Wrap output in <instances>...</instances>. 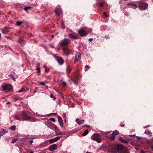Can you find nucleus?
Wrapping results in <instances>:
<instances>
[{
	"mask_svg": "<svg viewBox=\"0 0 153 153\" xmlns=\"http://www.w3.org/2000/svg\"><path fill=\"white\" fill-rule=\"evenodd\" d=\"M120 126L121 127H123L124 126V124L121 125H120Z\"/></svg>",
	"mask_w": 153,
	"mask_h": 153,
	"instance_id": "nucleus-52",
	"label": "nucleus"
},
{
	"mask_svg": "<svg viewBox=\"0 0 153 153\" xmlns=\"http://www.w3.org/2000/svg\"><path fill=\"white\" fill-rule=\"evenodd\" d=\"M111 132V131H109V132H106L105 133V136L107 138H109L110 135L111 134H110V133Z\"/></svg>",
	"mask_w": 153,
	"mask_h": 153,
	"instance_id": "nucleus-19",
	"label": "nucleus"
},
{
	"mask_svg": "<svg viewBox=\"0 0 153 153\" xmlns=\"http://www.w3.org/2000/svg\"><path fill=\"white\" fill-rule=\"evenodd\" d=\"M87 30L88 29L87 28L80 29L78 30V33L81 36H84L88 34Z\"/></svg>",
	"mask_w": 153,
	"mask_h": 153,
	"instance_id": "nucleus-4",
	"label": "nucleus"
},
{
	"mask_svg": "<svg viewBox=\"0 0 153 153\" xmlns=\"http://www.w3.org/2000/svg\"><path fill=\"white\" fill-rule=\"evenodd\" d=\"M18 42L21 45H23L25 44V42L24 40L22 39H20L18 41Z\"/></svg>",
	"mask_w": 153,
	"mask_h": 153,
	"instance_id": "nucleus-18",
	"label": "nucleus"
},
{
	"mask_svg": "<svg viewBox=\"0 0 153 153\" xmlns=\"http://www.w3.org/2000/svg\"><path fill=\"white\" fill-rule=\"evenodd\" d=\"M62 12V9L60 8H56L55 10V13L56 15L59 16Z\"/></svg>",
	"mask_w": 153,
	"mask_h": 153,
	"instance_id": "nucleus-12",
	"label": "nucleus"
},
{
	"mask_svg": "<svg viewBox=\"0 0 153 153\" xmlns=\"http://www.w3.org/2000/svg\"><path fill=\"white\" fill-rule=\"evenodd\" d=\"M105 38L106 39H108L109 38V37L108 36H105Z\"/></svg>",
	"mask_w": 153,
	"mask_h": 153,
	"instance_id": "nucleus-43",
	"label": "nucleus"
},
{
	"mask_svg": "<svg viewBox=\"0 0 153 153\" xmlns=\"http://www.w3.org/2000/svg\"><path fill=\"white\" fill-rule=\"evenodd\" d=\"M57 133V134H61V133Z\"/></svg>",
	"mask_w": 153,
	"mask_h": 153,
	"instance_id": "nucleus-58",
	"label": "nucleus"
},
{
	"mask_svg": "<svg viewBox=\"0 0 153 153\" xmlns=\"http://www.w3.org/2000/svg\"><path fill=\"white\" fill-rule=\"evenodd\" d=\"M93 40V38H90V39H88V41L90 42L92 41Z\"/></svg>",
	"mask_w": 153,
	"mask_h": 153,
	"instance_id": "nucleus-48",
	"label": "nucleus"
},
{
	"mask_svg": "<svg viewBox=\"0 0 153 153\" xmlns=\"http://www.w3.org/2000/svg\"><path fill=\"white\" fill-rule=\"evenodd\" d=\"M50 97H51V98H54L53 95H51Z\"/></svg>",
	"mask_w": 153,
	"mask_h": 153,
	"instance_id": "nucleus-51",
	"label": "nucleus"
},
{
	"mask_svg": "<svg viewBox=\"0 0 153 153\" xmlns=\"http://www.w3.org/2000/svg\"><path fill=\"white\" fill-rule=\"evenodd\" d=\"M116 148L118 153H128L127 149L122 144H118Z\"/></svg>",
	"mask_w": 153,
	"mask_h": 153,
	"instance_id": "nucleus-1",
	"label": "nucleus"
},
{
	"mask_svg": "<svg viewBox=\"0 0 153 153\" xmlns=\"http://www.w3.org/2000/svg\"><path fill=\"white\" fill-rule=\"evenodd\" d=\"M60 138V137L59 136L56 137L54 138V140L55 141H57V140H59Z\"/></svg>",
	"mask_w": 153,
	"mask_h": 153,
	"instance_id": "nucleus-31",
	"label": "nucleus"
},
{
	"mask_svg": "<svg viewBox=\"0 0 153 153\" xmlns=\"http://www.w3.org/2000/svg\"><path fill=\"white\" fill-rule=\"evenodd\" d=\"M91 67L89 65H86L85 67V70L86 71L90 68Z\"/></svg>",
	"mask_w": 153,
	"mask_h": 153,
	"instance_id": "nucleus-20",
	"label": "nucleus"
},
{
	"mask_svg": "<svg viewBox=\"0 0 153 153\" xmlns=\"http://www.w3.org/2000/svg\"><path fill=\"white\" fill-rule=\"evenodd\" d=\"M76 121L79 125L82 124L84 123V120H81L78 118L76 119Z\"/></svg>",
	"mask_w": 153,
	"mask_h": 153,
	"instance_id": "nucleus-13",
	"label": "nucleus"
},
{
	"mask_svg": "<svg viewBox=\"0 0 153 153\" xmlns=\"http://www.w3.org/2000/svg\"><path fill=\"white\" fill-rule=\"evenodd\" d=\"M150 126H145L144 127V128H147L148 127H149Z\"/></svg>",
	"mask_w": 153,
	"mask_h": 153,
	"instance_id": "nucleus-50",
	"label": "nucleus"
},
{
	"mask_svg": "<svg viewBox=\"0 0 153 153\" xmlns=\"http://www.w3.org/2000/svg\"><path fill=\"white\" fill-rule=\"evenodd\" d=\"M58 120L60 126L62 127L63 124V121L61 117L59 116L58 117Z\"/></svg>",
	"mask_w": 153,
	"mask_h": 153,
	"instance_id": "nucleus-15",
	"label": "nucleus"
},
{
	"mask_svg": "<svg viewBox=\"0 0 153 153\" xmlns=\"http://www.w3.org/2000/svg\"><path fill=\"white\" fill-rule=\"evenodd\" d=\"M119 134V132L115 130L114 132L110 135L109 138L111 139L112 140H114L115 138L116 135Z\"/></svg>",
	"mask_w": 153,
	"mask_h": 153,
	"instance_id": "nucleus-7",
	"label": "nucleus"
},
{
	"mask_svg": "<svg viewBox=\"0 0 153 153\" xmlns=\"http://www.w3.org/2000/svg\"><path fill=\"white\" fill-rule=\"evenodd\" d=\"M30 121L31 122H34L35 121H36L37 120H36L35 119H33L32 120Z\"/></svg>",
	"mask_w": 153,
	"mask_h": 153,
	"instance_id": "nucleus-42",
	"label": "nucleus"
},
{
	"mask_svg": "<svg viewBox=\"0 0 153 153\" xmlns=\"http://www.w3.org/2000/svg\"><path fill=\"white\" fill-rule=\"evenodd\" d=\"M98 0H97V1H98Z\"/></svg>",
	"mask_w": 153,
	"mask_h": 153,
	"instance_id": "nucleus-62",
	"label": "nucleus"
},
{
	"mask_svg": "<svg viewBox=\"0 0 153 153\" xmlns=\"http://www.w3.org/2000/svg\"><path fill=\"white\" fill-rule=\"evenodd\" d=\"M75 58L74 62V63L78 62L81 59V56L80 54L79 53H77L75 55Z\"/></svg>",
	"mask_w": 153,
	"mask_h": 153,
	"instance_id": "nucleus-9",
	"label": "nucleus"
},
{
	"mask_svg": "<svg viewBox=\"0 0 153 153\" xmlns=\"http://www.w3.org/2000/svg\"><path fill=\"white\" fill-rule=\"evenodd\" d=\"M62 84L64 86L66 85V83L65 82H62Z\"/></svg>",
	"mask_w": 153,
	"mask_h": 153,
	"instance_id": "nucleus-44",
	"label": "nucleus"
},
{
	"mask_svg": "<svg viewBox=\"0 0 153 153\" xmlns=\"http://www.w3.org/2000/svg\"><path fill=\"white\" fill-rule=\"evenodd\" d=\"M10 104V102H8L7 103V104Z\"/></svg>",
	"mask_w": 153,
	"mask_h": 153,
	"instance_id": "nucleus-59",
	"label": "nucleus"
},
{
	"mask_svg": "<svg viewBox=\"0 0 153 153\" xmlns=\"http://www.w3.org/2000/svg\"><path fill=\"white\" fill-rule=\"evenodd\" d=\"M151 148L152 150L153 151V146H151Z\"/></svg>",
	"mask_w": 153,
	"mask_h": 153,
	"instance_id": "nucleus-54",
	"label": "nucleus"
},
{
	"mask_svg": "<svg viewBox=\"0 0 153 153\" xmlns=\"http://www.w3.org/2000/svg\"><path fill=\"white\" fill-rule=\"evenodd\" d=\"M10 128L12 131H14L16 129V126H13Z\"/></svg>",
	"mask_w": 153,
	"mask_h": 153,
	"instance_id": "nucleus-27",
	"label": "nucleus"
},
{
	"mask_svg": "<svg viewBox=\"0 0 153 153\" xmlns=\"http://www.w3.org/2000/svg\"><path fill=\"white\" fill-rule=\"evenodd\" d=\"M130 7L132 8L135 9L137 7V6L136 4H133L132 6H130Z\"/></svg>",
	"mask_w": 153,
	"mask_h": 153,
	"instance_id": "nucleus-29",
	"label": "nucleus"
},
{
	"mask_svg": "<svg viewBox=\"0 0 153 153\" xmlns=\"http://www.w3.org/2000/svg\"><path fill=\"white\" fill-rule=\"evenodd\" d=\"M62 27L63 29H64L65 28V27L64 26V24L62 22Z\"/></svg>",
	"mask_w": 153,
	"mask_h": 153,
	"instance_id": "nucleus-47",
	"label": "nucleus"
},
{
	"mask_svg": "<svg viewBox=\"0 0 153 153\" xmlns=\"http://www.w3.org/2000/svg\"><path fill=\"white\" fill-rule=\"evenodd\" d=\"M133 4V3H128L127 4V5L128 6H129V5H130L131 6H132Z\"/></svg>",
	"mask_w": 153,
	"mask_h": 153,
	"instance_id": "nucleus-46",
	"label": "nucleus"
},
{
	"mask_svg": "<svg viewBox=\"0 0 153 153\" xmlns=\"http://www.w3.org/2000/svg\"><path fill=\"white\" fill-rule=\"evenodd\" d=\"M71 71V68L67 66L66 68V71L67 73H70Z\"/></svg>",
	"mask_w": 153,
	"mask_h": 153,
	"instance_id": "nucleus-28",
	"label": "nucleus"
},
{
	"mask_svg": "<svg viewBox=\"0 0 153 153\" xmlns=\"http://www.w3.org/2000/svg\"><path fill=\"white\" fill-rule=\"evenodd\" d=\"M57 114V113H54L53 114Z\"/></svg>",
	"mask_w": 153,
	"mask_h": 153,
	"instance_id": "nucleus-61",
	"label": "nucleus"
},
{
	"mask_svg": "<svg viewBox=\"0 0 153 153\" xmlns=\"http://www.w3.org/2000/svg\"><path fill=\"white\" fill-rule=\"evenodd\" d=\"M2 88L4 90L11 91L13 88L12 86L10 84H7L2 86Z\"/></svg>",
	"mask_w": 153,
	"mask_h": 153,
	"instance_id": "nucleus-8",
	"label": "nucleus"
},
{
	"mask_svg": "<svg viewBox=\"0 0 153 153\" xmlns=\"http://www.w3.org/2000/svg\"><path fill=\"white\" fill-rule=\"evenodd\" d=\"M140 153H147L146 152H144L143 151H141Z\"/></svg>",
	"mask_w": 153,
	"mask_h": 153,
	"instance_id": "nucleus-49",
	"label": "nucleus"
},
{
	"mask_svg": "<svg viewBox=\"0 0 153 153\" xmlns=\"http://www.w3.org/2000/svg\"><path fill=\"white\" fill-rule=\"evenodd\" d=\"M148 5L146 3H140L139 5V9L140 10H145L148 7Z\"/></svg>",
	"mask_w": 153,
	"mask_h": 153,
	"instance_id": "nucleus-6",
	"label": "nucleus"
},
{
	"mask_svg": "<svg viewBox=\"0 0 153 153\" xmlns=\"http://www.w3.org/2000/svg\"><path fill=\"white\" fill-rule=\"evenodd\" d=\"M38 83L41 85L45 86V84L44 82H39Z\"/></svg>",
	"mask_w": 153,
	"mask_h": 153,
	"instance_id": "nucleus-33",
	"label": "nucleus"
},
{
	"mask_svg": "<svg viewBox=\"0 0 153 153\" xmlns=\"http://www.w3.org/2000/svg\"><path fill=\"white\" fill-rule=\"evenodd\" d=\"M103 4H104V3H102V2H101V3H100V6L101 7H102V6H103Z\"/></svg>",
	"mask_w": 153,
	"mask_h": 153,
	"instance_id": "nucleus-39",
	"label": "nucleus"
},
{
	"mask_svg": "<svg viewBox=\"0 0 153 153\" xmlns=\"http://www.w3.org/2000/svg\"><path fill=\"white\" fill-rule=\"evenodd\" d=\"M69 82H70V84H71V82H70V81Z\"/></svg>",
	"mask_w": 153,
	"mask_h": 153,
	"instance_id": "nucleus-60",
	"label": "nucleus"
},
{
	"mask_svg": "<svg viewBox=\"0 0 153 153\" xmlns=\"http://www.w3.org/2000/svg\"><path fill=\"white\" fill-rule=\"evenodd\" d=\"M57 148V146L56 144H53L50 145L49 147V150L50 151H52L55 150Z\"/></svg>",
	"mask_w": 153,
	"mask_h": 153,
	"instance_id": "nucleus-10",
	"label": "nucleus"
},
{
	"mask_svg": "<svg viewBox=\"0 0 153 153\" xmlns=\"http://www.w3.org/2000/svg\"><path fill=\"white\" fill-rule=\"evenodd\" d=\"M36 70L38 73H40V70L39 67L36 68Z\"/></svg>",
	"mask_w": 153,
	"mask_h": 153,
	"instance_id": "nucleus-37",
	"label": "nucleus"
},
{
	"mask_svg": "<svg viewBox=\"0 0 153 153\" xmlns=\"http://www.w3.org/2000/svg\"><path fill=\"white\" fill-rule=\"evenodd\" d=\"M17 140V139L16 138H14L13 139L11 142L12 143H15Z\"/></svg>",
	"mask_w": 153,
	"mask_h": 153,
	"instance_id": "nucleus-32",
	"label": "nucleus"
},
{
	"mask_svg": "<svg viewBox=\"0 0 153 153\" xmlns=\"http://www.w3.org/2000/svg\"><path fill=\"white\" fill-rule=\"evenodd\" d=\"M45 68H47V66H46V65H44V66H43Z\"/></svg>",
	"mask_w": 153,
	"mask_h": 153,
	"instance_id": "nucleus-56",
	"label": "nucleus"
},
{
	"mask_svg": "<svg viewBox=\"0 0 153 153\" xmlns=\"http://www.w3.org/2000/svg\"><path fill=\"white\" fill-rule=\"evenodd\" d=\"M33 142V140H30L29 142V143L32 144Z\"/></svg>",
	"mask_w": 153,
	"mask_h": 153,
	"instance_id": "nucleus-45",
	"label": "nucleus"
},
{
	"mask_svg": "<svg viewBox=\"0 0 153 153\" xmlns=\"http://www.w3.org/2000/svg\"><path fill=\"white\" fill-rule=\"evenodd\" d=\"M70 36L72 38L74 39H77V37L75 36L74 33H72L69 34Z\"/></svg>",
	"mask_w": 153,
	"mask_h": 153,
	"instance_id": "nucleus-17",
	"label": "nucleus"
},
{
	"mask_svg": "<svg viewBox=\"0 0 153 153\" xmlns=\"http://www.w3.org/2000/svg\"><path fill=\"white\" fill-rule=\"evenodd\" d=\"M70 42V41L68 39L65 38L63 40L62 42L59 43V45L60 47H64L67 45H68Z\"/></svg>",
	"mask_w": 153,
	"mask_h": 153,
	"instance_id": "nucleus-5",
	"label": "nucleus"
},
{
	"mask_svg": "<svg viewBox=\"0 0 153 153\" xmlns=\"http://www.w3.org/2000/svg\"><path fill=\"white\" fill-rule=\"evenodd\" d=\"M57 49V50L58 51H59V50H60V48H58Z\"/></svg>",
	"mask_w": 153,
	"mask_h": 153,
	"instance_id": "nucleus-57",
	"label": "nucleus"
},
{
	"mask_svg": "<svg viewBox=\"0 0 153 153\" xmlns=\"http://www.w3.org/2000/svg\"><path fill=\"white\" fill-rule=\"evenodd\" d=\"M144 133V134H147L149 135L150 136H151L152 135V133L150 131H145Z\"/></svg>",
	"mask_w": 153,
	"mask_h": 153,
	"instance_id": "nucleus-23",
	"label": "nucleus"
},
{
	"mask_svg": "<svg viewBox=\"0 0 153 153\" xmlns=\"http://www.w3.org/2000/svg\"><path fill=\"white\" fill-rule=\"evenodd\" d=\"M56 59L59 64L62 65L63 64L64 60H63L62 58L57 57L56 58Z\"/></svg>",
	"mask_w": 153,
	"mask_h": 153,
	"instance_id": "nucleus-11",
	"label": "nucleus"
},
{
	"mask_svg": "<svg viewBox=\"0 0 153 153\" xmlns=\"http://www.w3.org/2000/svg\"><path fill=\"white\" fill-rule=\"evenodd\" d=\"M32 8V7H26L24 8V9L26 11H27L28 10L31 9Z\"/></svg>",
	"mask_w": 153,
	"mask_h": 153,
	"instance_id": "nucleus-21",
	"label": "nucleus"
},
{
	"mask_svg": "<svg viewBox=\"0 0 153 153\" xmlns=\"http://www.w3.org/2000/svg\"><path fill=\"white\" fill-rule=\"evenodd\" d=\"M23 22H16V24L18 26H20V25Z\"/></svg>",
	"mask_w": 153,
	"mask_h": 153,
	"instance_id": "nucleus-30",
	"label": "nucleus"
},
{
	"mask_svg": "<svg viewBox=\"0 0 153 153\" xmlns=\"http://www.w3.org/2000/svg\"><path fill=\"white\" fill-rule=\"evenodd\" d=\"M50 46H51V48H53V46L52 45H50Z\"/></svg>",
	"mask_w": 153,
	"mask_h": 153,
	"instance_id": "nucleus-55",
	"label": "nucleus"
},
{
	"mask_svg": "<svg viewBox=\"0 0 153 153\" xmlns=\"http://www.w3.org/2000/svg\"><path fill=\"white\" fill-rule=\"evenodd\" d=\"M50 119H51V120L53 122H55V120L54 118H51Z\"/></svg>",
	"mask_w": 153,
	"mask_h": 153,
	"instance_id": "nucleus-38",
	"label": "nucleus"
},
{
	"mask_svg": "<svg viewBox=\"0 0 153 153\" xmlns=\"http://www.w3.org/2000/svg\"><path fill=\"white\" fill-rule=\"evenodd\" d=\"M7 132V131H6L5 130H4V129H2L1 130V131H0V137H1V136H2L4 134L6 133Z\"/></svg>",
	"mask_w": 153,
	"mask_h": 153,
	"instance_id": "nucleus-16",
	"label": "nucleus"
},
{
	"mask_svg": "<svg viewBox=\"0 0 153 153\" xmlns=\"http://www.w3.org/2000/svg\"><path fill=\"white\" fill-rule=\"evenodd\" d=\"M63 117L65 119V118H66V114L65 113H64L63 114Z\"/></svg>",
	"mask_w": 153,
	"mask_h": 153,
	"instance_id": "nucleus-41",
	"label": "nucleus"
},
{
	"mask_svg": "<svg viewBox=\"0 0 153 153\" xmlns=\"http://www.w3.org/2000/svg\"><path fill=\"white\" fill-rule=\"evenodd\" d=\"M120 140L122 142L125 143H128V142L127 140H125L122 138H120Z\"/></svg>",
	"mask_w": 153,
	"mask_h": 153,
	"instance_id": "nucleus-25",
	"label": "nucleus"
},
{
	"mask_svg": "<svg viewBox=\"0 0 153 153\" xmlns=\"http://www.w3.org/2000/svg\"><path fill=\"white\" fill-rule=\"evenodd\" d=\"M63 49L65 55H68L70 54V51L68 48H63Z\"/></svg>",
	"mask_w": 153,
	"mask_h": 153,
	"instance_id": "nucleus-14",
	"label": "nucleus"
},
{
	"mask_svg": "<svg viewBox=\"0 0 153 153\" xmlns=\"http://www.w3.org/2000/svg\"><path fill=\"white\" fill-rule=\"evenodd\" d=\"M36 91H37V90H36V89H35V90H34V91H33V93H36Z\"/></svg>",
	"mask_w": 153,
	"mask_h": 153,
	"instance_id": "nucleus-53",
	"label": "nucleus"
},
{
	"mask_svg": "<svg viewBox=\"0 0 153 153\" xmlns=\"http://www.w3.org/2000/svg\"><path fill=\"white\" fill-rule=\"evenodd\" d=\"M45 71L46 72H48L50 71V68L47 67L45 69Z\"/></svg>",
	"mask_w": 153,
	"mask_h": 153,
	"instance_id": "nucleus-36",
	"label": "nucleus"
},
{
	"mask_svg": "<svg viewBox=\"0 0 153 153\" xmlns=\"http://www.w3.org/2000/svg\"><path fill=\"white\" fill-rule=\"evenodd\" d=\"M22 120H30L31 118V117L28 114V112L27 111H23L21 114Z\"/></svg>",
	"mask_w": 153,
	"mask_h": 153,
	"instance_id": "nucleus-2",
	"label": "nucleus"
},
{
	"mask_svg": "<svg viewBox=\"0 0 153 153\" xmlns=\"http://www.w3.org/2000/svg\"><path fill=\"white\" fill-rule=\"evenodd\" d=\"M55 142V140H54V138L51 139L50 140V142L51 143H53Z\"/></svg>",
	"mask_w": 153,
	"mask_h": 153,
	"instance_id": "nucleus-35",
	"label": "nucleus"
},
{
	"mask_svg": "<svg viewBox=\"0 0 153 153\" xmlns=\"http://www.w3.org/2000/svg\"><path fill=\"white\" fill-rule=\"evenodd\" d=\"M14 119L17 120H22V118H21L20 117H19L18 116H14Z\"/></svg>",
	"mask_w": 153,
	"mask_h": 153,
	"instance_id": "nucleus-22",
	"label": "nucleus"
},
{
	"mask_svg": "<svg viewBox=\"0 0 153 153\" xmlns=\"http://www.w3.org/2000/svg\"><path fill=\"white\" fill-rule=\"evenodd\" d=\"M25 89L22 88L20 90L18 91V92H25Z\"/></svg>",
	"mask_w": 153,
	"mask_h": 153,
	"instance_id": "nucleus-26",
	"label": "nucleus"
},
{
	"mask_svg": "<svg viewBox=\"0 0 153 153\" xmlns=\"http://www.w3.org/2000/svg\"><path fill=\"white\" fill-rule=\"evenodd\" d=\"M91 139L94 140L96 141L98 143H100L102 141V139L99 134H94L91 137Z\"/></svg>",
	"mask_w": 153,
	"mask_h": 153,
	"instance_id": "nucleus-3",
	"label": "nucleus"
},
{
	"mask_svg": "<svg viewBox=\"0 0 153 153\" xmlns=\"http://www.w3.org/2000/svg\"><path fill=\"white\" fill-rule=\"evenodd\" d=\"M103 14L106 17H108L107 15V13L106 12L104 13Z\"/></svg>",
	"mask_w": 153,
	"mask_h": 153,
	"instance_id": "nucleus-40",
	"label": "nucleus"
},
{
	"mask_svg": "<svg viewBox=\"0 0 153 153\" xmlns=\"http://www.w3.org/2000/svg\"><path fill=\"white\" fill-rule=\"evenodd\" d=\"M9 76H11V78H12V79H13V80L14 81H16V79H15V78L14 77V76H13V75H12V74L10 75H9Z\"/></svg>",
	"mask_w": 153,
	"mask_h": 153,
	"instance_id": "nucleus-34",
	"label": "nucleus"
},
{
	"mask_svg": "<svg viewBox=\"0 0 153 153\" xmlns=\"http://www.w3.org/2000/svg\"><path fill=\"white\" fill-rule=\"evenodd\" d=\"M88 133V129L86 130L84 133L82 134V135L83 136H85Z\"/></svg>",
	"mask_w": 153,
	"mask_h": 153,
	"instance_id": "nucleus-24",
	"label": "nucleus"
}]
</instances>
